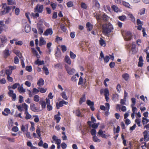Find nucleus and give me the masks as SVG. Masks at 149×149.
<instances>
[{"instance_id":"9b49d317","label":"nucleus","mask_w":149,"mask_h":149,"mask_svg":"<svg viewBox=\"0 0 149 149\" xmlns=\"http://www.w3.org/2000/svg\"><path fill=\"white\" fill-rule=\"evenodd\" d=\"M106 107L103 105H101L100 107V109L102 110L105 111L107 110L109 111L110 109V105L109 103H106L105 104Z\"/></svg>"},{"instance_id":"a878e982","label":"nucleus","mask_w":149,"mask_h":149,"mask_svg":"<svg viewBox=\"0 0 149 149\" xmlns=\"http://www.w3.org/2000/svg\"><path fill=\"white\" fill-rule=\"evenodd\" d=\"M118 19L122 21H125L127 19V17L125 15H122L119 16L118 17Z\"/></svg>"},{"instance_id":"6e6d98bb","label":"nucleus","mask_w":149,"mask_h":149,"mask_svg":"<svg viewBox=\"0 0 149 149\" xmlns=\"http://www.w3.org/2000/svg\"><path fill=\"white\" fill-rule=\"evenodd\" d=\"M135 48H136L135 45L133 43H132V47H131V50L132 51V52L134 54L136 52L135 51Z\"/></svg>"},{"instance_id":"ea45409f","label":"nucleus","mask_w":149,"mask_h":149,"mask_svg":"<svg viewBox=\"0 0 149 149\" xmlns=\"http://www.w3.org/2000/svg\"><path fill=\"white\" fill-rule=\"evenodd\" d=\"M92 138L93 141L95 142H99L101 141V140L99 139L96 135L93 136Z\"/></svg>"},{"instance_id":"bf43d9fd","label":"nucleus","mask_w":149,"mask_h":149,"mask_svg":"<svg viewBox=\"0 0 149 149\" xmlns=\"http://www.w3.org/2000/svg\"><path fill=\"white\" fill-rule=\"evenodd\" d=\"M120 129V127L119 126H118L116 129L115 127H114L113 129L114 133H118L119 132Z\"/></svg>"},{"instance_id":"680f3d73","label":"nucleus","mask_w":149,"mask_h":149,"mask_svg":"<svg viewBox=\"0 0 149 149\" xmlns=\"http://www.w3.org/2000/svg\"><path fill=\"white\" fill-rule=\"evenodd\" d=\"M131 101L132 102V104L131 105V106H133L135 105L136 103V100L134 98H132L131 99Z\"/></svg>"},{"instance_id":"0e129e2a","label":"nucleus","mask_w":149,"mask_h":149,"mask_svg":"<svg viewBox=\"0 0 149 149\" xmlns=\"http://www.w3.org/2000/svg\"><path fill=\"white\" fill-rule=\"evenodd\" d=\"M144 140L146 141H147L149 140V136L147 134L144 135Z\"/></svg>"},{"instance_id":"f03ea898","label":"nucleus","mask_w":149,"mask_h":149,"mask_svg":"<svg viewBox=\"0 0 149 149\" xmlns=\"http://www.w3.org/2000/svg\"><path fill=\"white\" fill-rule=\"evenodd\" d=\"M0 40L1 43L0 45V46L1 47H3L4 45L8 41V39L5 35L2 34L0 36Z\"/></svg>"},{"instance_id":"f3484780","label":"nucleus","mask_w":149,"mask_h":149,"mask_svg":"<svg viewBox=\"0 0 149 149\" xmlns=\"http://www.w3.org/2000/svg\"><path fill=\"white\" fill-rule=\"evenodd\" d=\"M143 60L142 56H140L139 60L138 63V66L139 67H141L143 66Z\"/></svg>"},{"instance_id":"e2e57ef3","label":"nucleus","mask_w":149,"mask_h":149,"mask_svg":"<svg viewBox=\"0 0 149 149\" xmlns=\"http://www.w3.org/2000/svg\"><path fill=\"white\" fill-rule=\"evenodd\" d=\"M77 78L76 77V75H73L71 79V81L73 82H76L77 80Z\"/></svg>"},{"instance_id":"cd10ccee","label":"nucleus","mask_w":149,"mask_h":149,"mask_svg":"<svg viewBox=\"0 0 149 149\" xmlns=\"http://www.w3.org/2000/svg\"><path fill=\"white\" fill-rule=\"evenodd\" d=\"M13 52L14 53L18 56L20 58H22L20 52L18 50H14Z\"/></svg>"},{"instance_id":"473e14b6","label":"nucleus","mask_w":149,"mask_h":149,"mask_svg":"<svg viewBox=\"0 0 149 149\" xmlns=\"http://www.w3.org/2000/svg\"><path fill=\"white\" fill-rule=\"evenodd\" d=\"M61 95L62 97L65 100H67L68 98V97L66 95L65 92L64 91L61 93Z\"/></svg>"},{"instance_id":"c85d7f7f","label":"nucleus","mask_w":149,"mask_h":149,"mask_svg":"<svg viewBox=\"0 0 149 149\" xmlns=\"http://www.w3.org/2000/svg\"><path fill=\"white\" fill-rule=\"evenodd\" d=\"M36 64H37L38 65H43L44 64V62L43 61H40L39 59H38L35 62Z\"/></svg>"},{"instance_id":"f8f14e48","label":"nucleus","mask_w":149,"mask_h":149,"mask_svg":"<svg viewBox=\"0 0 149 149\" xmlns=\"http://www.w3.org/2000/svg\"><path fill=\"white\" fill-rule=\"evenodd\" d=\"M86 103L90 107L91 110L92 111H94L95 110V108L93 107L94 103L93 102L91 101L90 100H87Z\"/></svg>"},{"instance_id":"72a5a7b5","label":"nucleus","mask_w":149,"mask_h":149,"mask_svg":"<svg viewBox=\"0 0 149 149\" xmlns=\"http://www.w3.org/2000/svg\"><path fill=\"white\" fill-rule=\"evenodd\" d=\"M65 62L69 65H70L71 61L69 57L68 56H66L65 57Z\"/></svg>"},{"instance_id":"6ab92c4d","label":"nucleus","mask_w":149,"mask_h":149,"mask_svg":"<svg viewBox=\"0 0 149 149\" xmlns=\"http://www.w3.org/2000/svg\"><path fill=\"white\" fill-rule=\"evenodd\" d=\"M60 113L59 112H58L57 114L55 115V119L56 120V122L57 123H58L59 122V121L61 119V118L60 116Z\"/></svg>"},{"instance_id":"ddd939ff","label":"nucleus","mask_w":149,"mask_h":149,"mask_svg":"<svg viewBox=\"0 0 149 149\" xmlns=\"http://www.w3.org/2000/svg\"><path fill=\"white\" fill-rule=\"evenodd\" d=\"M52 139L53 141H52V143L55 142V143H61V140L60 139L58 138L55 135H53L52 136Z\"/></svg>"},{"instance_id":"4468645a","label":"nucleus","mask_w":149,"mask_h":149,"mask_svg":"<svg viewBox=\"0 0 149 149\" xmlns=\"http://www.w3.org/2000/svg\"><path fill=\"white\" fill-rule=\"evenodd\" d=\"M53 33L52 29V28L47 29L44 32V35L47 36L49 35H52Z\"/></svg>"},{"instance_id":"4be33fe9","label":"nucleus","mask_w":149,"mask_h":149,"mask_svg":"<svg viewBox=\"0 0 149 149\" xmlns=\"http://www.w3.org/2000/svg\"><path fill=\"white\" fill-rule=\"evenodd\" d=\"M74 113L77 116L83 117V115H82L79 109L76 110L75 111H74Z\"/></svg>"},{"instance_id":"de8ad7c7","label":"nucleus","mask_w":149,"mask_h":149,"mask_svg":"<svg viewBox=\"0 0 149 149\" xmlns=\"http://www.w3.org/2000/svg\"><path fill=\"white\" fill-rule=\"evenodd\" d=\"M42 69L46 75H47L49 74V72L47 68L44 66L42 68Z\"/></svg>"},{"instance_id":"423d86ee","label":"nucleus","mask_w":149,"mask_h":149,"mask_svg":"<svg viewBox=\"0 0 149 149\" xmlns=\"http://www.w3.org/2000/svg\"><path fill=\"white\" fill-rule=\"evenodd\" d=\"M23 22H24L25 24H23V26H25V31L27 33L31 31V27L28 24H26V21L24 19L22 20Z\"/></svg>"},{"instance_id":"a19ab883","label":"nucleus","mask_w":149,"mask_h":149,"mask_svg":"<svg viewBox=\"0 0 149 149\" xmlns=\"http://www.w3.org/2000/svg\"><path fill=\"white\" fill-rule=\"evenodd\" d=\"M86 100V97L85 95H84L82 97L80 98L79 101V104H81L83 102H85Z\"/></svg>"},{"instance_id":"c756f323","label":"nucleus","mask_w":149,"mask_h":149,"mask_svg":"<svg viewBox=\"0 0 149 149\" xmlns=\"http://www.w3.org/2000/svg\"><path fill=\"white\" fill-rule=\"evenodd\" d=\"M112 99L114 102L118 101V95L117 94H113Z\"/></svg>"},{"instance_id":"7ed1b4c3","label":"nucleus","mask_w":149,"mask_h":149,"mask_svg":"<svg viewBox=\"0 0 149 149\" xmlns=\"http://www.w3.org/2000/svg\"><path fill=\"white\" fill-rule=\"evenodd\" d=\"M44 6L43 5L40 4H37L34 8L35 12H37L39 13H41L43 10Z\"/></svg>"},{"instance_id":"b1692460","label":"nucleus","mask_w":149,"mask_h":149,"mask_svg":"<svg viewBox=\"0 0 149 149\" xmlns=\"http://www.w3.org/2000/svg\"><path fill=\"white\" fill-rule=\"evenodd\" d=\"M28 124L26 125H25L24 126L23 125H22V126L21 127V130L22 131L24 132L26 131H28Z\"/></svg>"},{"instance_id":"aec40b11","label":"nucleus","mask_w":149,"mask_h":149,"mask_svg":"<svg viewBox=\"0 0 149 149\" xmlns=\"http://www.w3.org/2000/svg\"><path fill=\"white\" fill-rule=\"evenodd\" d=\"M10 113V111L9 109L6 108L4 109V111L2 112V114L5 116H7Z\"/></svg>"},{"instance_id":"5701e85b","label":"nucleus","mask_w":149,"mask_h":149,"mask_svg":"<svg viewBox=\"0 0 149 149\" xmlns=\"http://www.w3.org/2000/svg\"><path fill=\"white\" fill-rule=\"evenodd\" d=\"M10 51H9L8 49L6 47L3 51L4 55L6 57H7L10 55Z\"/></svg>"},{"instance_id":"603ef678","label":"nucleus","mask_w":149,"mask_h":149,"mask_svg":"<svg viewBox=\"0 0 149 149\" xmlns=\"http://www.w3.org/2000/svg\"><path fill=\"white\" fill-rule=\"evenodd\" d=\"M44 21H39L37 24L38 27V26L40 27H44L43 24H44Z\"/></svg>"},{"instance_id":"79ce46f5","label":"nucleus","mask_w":149,"mask_h":149,"mask_svg":"<svg viewBox=\"0 0 149 149\" xmlns=\"http://www.w3.org/2000/svg\"><path fill=\"white\" fill-rule=\"evenodd\" d=\"M22 108L23 109H24L25 111H28V106L25 103H24L22 104Z\"/></svg>"},{"instance_id":"39448f33","label":"nucleus","mask_w":149,"mask_h":149,"mask_svg":"<svg viewBox=\"0 0 149 149\" xmlns=\"http://www.w3.org/2000/svg\"><path fill=\"white\" fill-rule=\"evenodd\" d=\"M2 5V8L3 9H4V10L2 11V13L3 14H5L9 12L11 8L9 6H7L6 3H3Z\"/></svg>"},{"instance_id":"dca6fc26","label":"nucleus","mask_w":149,"mask_h":149,"mask_svg":"<svg viewBox=\"0 0 149 149\" xmlns=\"http://www.w3.org/2000/svg\"><path fill=\"white\" fill-rule=\"evenodd\" d=\"M46 43V41L45 40L44 38L41 37L39 38V45L42 46L45 45Z\"/></svg>"},{"instance_id":"69168bd1","label":"nucleus","mask_w":149,"mask_h":149,"mask_svg":"<svg viewBox=\"0 0 149 149\" xmlns=\"http://www.w3.org/2000/svg\"><path fill=\"white\" fill-rule=\"evenodd\" d=\"M12 70L8 69L6 70V72L7 76L10 75L12 73Z\"/></svg>"},{"instance_id":"f704fd0d","label":"nucleus","mask_w":149,"mask_h":149,"mask_svg":"<svg viewBox=\"0 0 149 149\" xmlns=\"http://www.w3.org/2000/svg\"><path fill=\"white\" fill-rule=\"evenodd\" d=\"M30 108L31 110L33 111H35L37 110L35 104L33 103L31 104Z\"/></svg>"},{"instance_id":"4c0bfd02","label":"nucleus","mask_w":149,"mask_h":149,"mask_svg":"<svg viewBox=\"0 0 149 149\" xmlns=\"http://www.w3.org/2000/svg\"><path fill=\"white\" fill-rule=\"evenodd\" d=\"M93 3L97 9H98L100 7V4L98 1L97 0H93Z\"/></svg>"},{"instance_id":"c9c22d12","label":"nucleus","mask_w":149,"mask_h":149,"mask_svg":"<svg viewBox=\"0 0 149 149\" xmlns=\"http://www.w3.org/2000/svg\"><path fill=\"white\" fill-rule=\"evenodd\" d=\"M24 114L25 115V118L27 119H29L31 117V116L29 113L28 111L25 112Z\"/></svg>"},{"instance_id":"5fc2aeb1","label":"nucleus","mask_w":149,"mask_h":149,"mask_svg":"<svg viewBox=\"0 0 149 149\" xmlns=\"http://www.w3.org/2000/svg\"><path fill=\"white\" fill-rule=\"evenodd\" d=\"M94 15L95 17H96L97 20H99L101 18L100 15L99 14H97L96 13H94Z\"/></svg>"},{"instance_id":"6e6552de","label":"nucleus","mask_w":149,"mask_h":149,"mask_svg":"<svg viewBox=\"0 0 149 149\" xmlns=\"http://www.w3.org/2000/svg\"><path fill=\"white\" fill-rule=\"evenodd\" d=\"M68 104V102H66L64 100H61L58 103H56V106L57 108L58 109L60 107L63 106L64 104L67 105Z\"/></svg>"},{"instance_id":"e433bc0d","label":"nucleus","mask_w":149,"mask_h":149,"mask_svg":"<svg viewBox=\"0 0 149 149\" xmlns=\"http://www.w3.org/2000/svg\"><path fill=\"white\" fill-rule=\"evenodd\" d=\"M135 123L138 125L139 127L141 126V119L139 118H136L135 120Z\"/></svg>"},{"instance_id":"8fccbe9b","label":"nucleus","mask_w":149,"mask_h":149,"mask_svg":"<svg viewBox=\"0 0 149 149\" xmlns=\"http://www.w3.org/2000/svg\"><path fill=\"white\" fill-rule=\"evenodd\" d=\"M70 55L71 58L72 59H75L76 57V55L72 51L70 52Z\"/></svg>"},{"instance_id":"20e7f679","label":"nucleus","mask_w":149,"mask_h":149,"mask_svg":"<svg viewBox=\"0 0 149 149\" xmlns=\"http://www.w3.org/2000/svg\"><path fill=\"white\" fill-rule=\"evenodd\" d=\"M133 34L130 31H127L125 32V35L124 37V39L126 41L131 40L133 36Z\"/></svg>"},{"instance_id":"2f4dec72","label":"nucleus","mask_w":149,"mask_h":149,"mask_svg":"<svg viewBox=\"0 0 149 149\" xmlns=\"http://www.w3.org/2000/svg\"><path fill=\"white\" fill-rule=\"evenodd\" d=\"M99 42L100 45L103 47H105L106 46V42L102 38H100L99 40Z\"/></svg>"},{"instance_id":"f257e3e1","label":"nucleus","mask_w":149,"mask_h":149,"mask_svg":"<svg viewBox=\"0 0 149 149\" xmlns=\"http://www.w3.org/2000/svg\"><path fill=\"white\" fill-rule=\"evenodd\" d=\"M113 29V25L110 23L103 24L102 26V32L103 34L107 36L112 32Z\"/></svg>"},{"instance_id":"864d4df0","label":"nucleus","mask_w":149,"mask_h":149,"mask_svg":"<svg viewBox=\"0 0 149 149\" xmlns=\"http://www.w3.org/2000/svg\"><path fill=\"white\" fill-rule=\"evenodd\" d=\"M36 132L37 133L38 137L40 138V139H41V138L40 137L41 134L40 132V129L38 127L36 130Z\"/></svg>"},{"instance_id":"9d476101","label":"nucleus","mask_w":149,"mask_h":149,"mask_svg":"<svg viewBox=\"0 0 149 149\" xmlns=\"http://www.w3.org/2000/svg\"><path fill=\"white\" fill-rule=\"evenodd\" d=\"M100 93L101 94L104 93L105 96H109V91L108 88L102 89L100 90Z\"/></svg>"},{"instance_id":"338daca9","label":"nucleus","mask_w":149,"mask_h":149,"mask_svg":"<svg viewBox=\"0 0 149 149\" xmlns=\"http://www.w3.org/2000/svg\"><path fill=\"white\" fill-rule=\"evenodd\" d=\"M91 133L92 135L95 136L96 132L95 129H93L91 130Z\"/></svg>"},{"instance_id":"c03bdc74","label":"nucleus","mask_w":149,"mask_h":149,"mask_svg":"<svg viewBox=\"0 0 149 149\" xmlns=\"http://www.w3.org/2000/svg\"><path fill=\"white\" fill-rule=\"evenodd\" d=\"M60 28L61 30L64 32H65L67 31V29L65 26L63 24H61L60 25Z\"/></svg>"},{"instance_id":"a211bd4d","label":"nucleus","mask_w":149,"mask_h":149,"mask_svg":"<svg viewBox=\"0 0 149 149\" xmlns=\"http://www.w3.org/2000/svg\"><path fill=\"white\" fill-rule=\"evenodd\" d=\"M23 84H22L18 88V90L20 93H24L26 91V90L23 88Z\"/></svg>"},{"instance_id":"09e8293b","label":"nucleus","mask_w":149,"mask_h":149,"mask_svg":"<svg viewBox=\"0 0 149 149\" xmlns=\"http://www.w3.org/2000/svg\"><path fill=\"white\" fill-rule=\"evenodd\" d=\"M38 29L39 32V33L41 34L43 32L44 27H40L38 26Z\"/></svg>"},{"instance_id":"7c9ffc66","label":"nucleus","mask_w":149,"mask_h":149,"mask_svg":"<svg viewBox=\"0 0 149 149\" xmlns=\"http://www.w3.org/2000/svg\"><path fill=\"white\" fill-rule=\"evenodd\" d=\"M121 4H122L124 6H125V7L129 8H131V7H130V4L126 2L123 1Z\"/></svg>"},{"instance_id":"052dcab7","label":"nucleus","mask_w":149,"mask_h":149,"mask_svg":"<svg viewBox=\"0 0 149 149\" xmlns=\"http://www.w3.org/2000/svg\"><path fill=\"white\" fill-rule=\"evenodd\" d=\"M104 62L105 63H108L109 61L110 58L108 56H106L103 58Z\"/></svg>"},{"instance_id":"bb28decb","label":"nucleus","mask_w":149,"mask_h":149,"mask_svg":"<svg viewBox=\"0 0 149 149\" xmlns=\"http://www.w3.org/2000/svg\"><path fill=\"white\" fill-rule=\"evenodd\" d=\"M44 84V81L42 78H40L37 83V84L40 86H42Z\"/></svg>"},{"instance_id":"3c124183","label":"nucleus","mask_w":149,"mask_h":149,"mask_svg":"<svg viewBox=\"0 0 149 149\" xmlns=\"http://www.w3.org/2000/svg\"><path fill=\"white\" fill-rule=\"evenodd\" d=\"M30 123L31 125V127L30 130L32 132L34 131L35 129L34 127V123L32 122H31Z\"/></svg>"},{"instance_id":"1a4fd4ad","label":"nucleus","mask_w":149,"mask_h":149,"mask_svg":"<svg viewBox=\"0 0 149 149\" xmlns=\"http://www.w3.org/2000/svg\"><path fill=\"white\" fill-rule=\"evenodd\" d=\"M105 132V131H103L101 129L100 130L99 132H98L97 134L98 135L97 136H101L103 138H107V136H109V135H107L104 133Z\"/></svg>"},{"instance_id":"13d9d810","label":"nucleus","mask_w":149,"mask_h":149,"mask_svg":"<svg viewBox=\"0 0 149 149\" xmlns=\"http://www.w3.org/2000/svg\"><path fill=\"white\" fill-rule=\"evenodd\" d=\"M23 44V42L21 40H19V41L17 40V41H16L15 42V44L16 45L21 46V45H22Z\"/></svg>"},{"instance_id":"a18cd8bd","label":"nucleus","mask_w":149,"mask_h":149,"mask_svg":"<svg viewBox=\"0 0 149 149\" xmlns=\"http://www.w3.org/2000/svg\"><path fill=\"white\" fill-rule=\"evenodd\" d=\"M128 16L131 19V20L132 21L134 22L135 21V18L133 15L131 13H128L127 14Z\"/></svg>"},{"instance_id":"58836bf2","label":"nucleus","mask_w":149,"mask_h":149,"mask_svg":"<svg viewBox=\"0 0 149 149\" xmlns=\"http://www.w3.org/2000/svg\"><path fill=\"white\" fill-rule=\"evenodd\" d=\"M146 9L144 8H143L140 9L138 12V14L140 15H144L145 13Z\"/></svg>"},{"instance_id":"0eeeda50","label":"nucleus","mask_w":149,"mask_h":149,"mask_svg":"<svg viewBox=\"0 0 149 149\" xmlns=\"http://www.w3.org/2000/svg\"><path fill=\"white\" fill-rule=\"evenodd\" d=\"M66 69L68 74L70 75H73L76 72V71L74 69H71L68 67H66Z\"/></svg>"},{"instance_id":"393cba45","label":"nucleus","mask_w":149,"mask_h":149,"mask_svg":"<svg viewBox=\"0 0 149 149\" xmlns=\"http://www.w3.org/2000/svg\"><path fill=\"white\" fill-rule=\"evenodd\" d=\"M86 27L87 28V30L88 31H91L93 27V25L89 22H88L86 23Z\"/></svg>"},{"instance_id":"2eb2a0df","label":"nucleus","mask_w":149,"mask_h":149,"mask_svg":"<svg viewBox=\"0 0 149 149\" xmlns=\"http://www.w3.org/2000/svg\"><path fill=\"white\" fill-rule=\"evenodd\" d=\"M39 103L41 104L42 108L44 109L45 108L46 106V102L42 98H40Z\"/></svg>"},{"instance_id":"412c9836","label":"nucleus","mask_w":149,"mask_h":149,"mask_svg":"<svg viewBox=\"0 0 149 149\" xmlns=\"http://www.w3.org/2000/svg\"><path fill=\"white\" fill-rule=\"evenodd\" d=\"M112 9L116 12H121V10L118 6L116 5H113L111 7Z\"/></svg>"},{"instance_id":"37998d69","label":"nucleus","mask_w":149,"mask_h":149,"mask_svg":"<svg viewBox=\"0 0 149 149\" xmlns=\"http://www.w3.org/2000/svg\"><path fill=\"white\" fill-rule=\"evenodd\" d=\"M122 77L125 81H127L129 79V75L127 73H124L122 75Z\"/></svg>"},{"instance_id":"774afa93","label":"nucleus","mask_w":149,"mask_h":149,"mask_svg":"<svg viewBox=\"0 0 149 149\" xmlns=\"http://www.w3.org/2000/svg\"><path fill=\"white\" fill-rule=\"evenodd\" d=\"M26 70L29 72H31L32 71V68L31 66H27L26 67Z\"/></svg>"},{"instance_id":"49530a36","label":"nucleus","mask_w":149,"mask_h":149,"mask_svg":"<svg viewBox=\"0 0 149 149\" xmlns=\"http://www.w3.org/2000/svg\"><path fill=\"white\" fill-rule=\"evenodd\" d=\"M33 100L36 102H38L40 101V97L38 95H35L33 97Z\"/></svg>"},{"instance_id":"4d7b16f0","label":"nucleus","mask_w":149,"mask_h":149,"mask_svg":"<svg viewBox=\"0 0 149 149\" xmlns=\"http://www.w3.org/2000/svg\"><path fill=\"white\" fill-rule=\"evenodd\" d=\"M31 16L34 18H37V17L39 16V14L37 12V13H31Z\"/></svg>"}]
</instances>
